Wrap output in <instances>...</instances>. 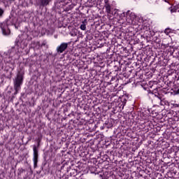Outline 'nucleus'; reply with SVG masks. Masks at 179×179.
Returning a JSON list of instances; mask_svg holds the SVG:
<instances>
[{"label": "nucleus", "mask_w": 179, "mask_h": 179, "mask_svg": "<svg viewBox=\"0 0 179 179\" xmlns=\"http://www.w3.org/2000/svg\"><path fill=\"white\" fill-rule=\"evenodd\" d=\"M148 94H152L156 97L155 101H157L156 106L159 107V106H170V102L164 99V95L162 94V91L159 90V88L156 87L153 90H148Z\"/></svg>", "instance_id": "1"}, {"label": "nucleus", "mask_w": 179, "mask_h": 179, "mask_svg": "<svg viewBox=\"0 0 179 179\" xmlns=\"http://www.w3.org/2000/svg\"><path fill=\"white\" fill-rule=\"evenodd\" d=\"M69 126V128H76L77 129H83V124L85 122L83 120H80L78 119L75 118V113H71L68 115Z\"/></svg>", "instance_id": "2"}, {"label": "nucleus", "mask_w": 179, "mask_h": 179, "mask_svg": "<svg viewBox=\"0 0 179 179\" xmlns=\"http://www.w3.org/2000/svg\"><path fill=\"white\" fill-rule=\"evenodd\" d=\"M9 26H12V21H10V19H6L4 22L0 23V29L3 36H9V34H10Z\"/></svg>", "instance_id": "3"}, {"label": "nucleus", "mask_w": 179, "mask_h": 179, "mask_svg": "<svg viewBox=\"0 0 179 179\" xmlns=\"http://www.w3.org/2000/svg\"><path fill=\"white\" fill-rule=\"evenodd\" d=\"M38 148H40V143H37V145H33V162L34 169H37V163H38Z\"/></svg>", "instance_id": "4"}, {"label": "nucleus", "mask_w": 179, "mask_h": 179, "mask_svg": "<svg viewBox=\"0 0 179 179\" xmlns=\"http://www.w3.org/2000/svg\"><path fill=\"white\" fill-rule=\"evenodd\" d=\"M22 85H23V74L19 73L14 80L15 90H16V92H17V90H20Z\"/></svg>", "instance_id": "5"}, {"label": "nucleus", "mask_w": 179, "mask_h": 179, "mask_svg": "<svg viewBox=\"0 0 179 179\" xmlns=\"http://www.w3.org/2000/svg\"><path fill=\"white\" fill-rule=\"evenodd\" d=\"M143 30H145L144 31V36L148 41H152V38H153V35L155 34V31L150 30V28L146 25L143 27Z\"/></svg>", "instance_id": "6"}, {"label": "nucleus", "mask_w": 179, "mask_h": 179, "mask_svg": "<svg viewBox=\"0 0 179 179\" xmlns=\"http://www.w3.org/2000/svg\"><path fill=\"white\" fill-rule=\"evenodd\" d=\"M151 41L155 43L157 48H162V39L160 38V35H159L157 33H154Z\"/></svg>", "instance_id": "7"}, {"label": "nucleus", "mask_w": 179, "mask_h": 179, "mask_svg": "<svg viewBox=\"0 0 179 179\" xmlns=\"http://www.w3.org/2000/svg\"><path fill=\"white\" fill-rule=\"evenodd\" d=\"M136 19V15L134 13H132L131 10H128L126 13V22L129 24H132L134 23V20Z\"/></svg>", "instance_id": "8"}, {"label": "nucleus", "mask_w": 179, "mask_h": 179, "mask_svg": "<svg viewBox=\"0 0 179 179\" xmlns=\"http://www.w3.org/2000/svg\"><path fill=\"white\" fill-rule=\"evenodd\" d=\"M104 8L106 10V13H108L109 15H111L114 10V8L113 7V4L110 3V1L108 0H104Z\"/></svg>", "instance_id": "9"}, {"label": "nucleus", "mask_w": 179, "mask_h": 179, "mask_svg": "<svg viewBox=\"0 0 179 179\" xmlns=\"http://www.w3.org/2000/svg\"><path fill=\"white\" fill-rule=\"evenodd\" d=\"M3 61L6 65H15V62L12 60V56L9 55H5L3 57Z\"/></svg>", "instance_id": "10"}, {"label": "nucleus", "mask_w": 179, "mask_h": 179, "mask_svg": "<svg viewBox=\"0 0 179 179\" xmlns=\"http://www.w3.org/2000/svg\"><path fill=\"white\" fill-rule=\"evenodd\" d=\"M68 48V43H63L57 48L58 54H62V52Z\"/></svg>", "instance_id": "11"}, {"label": "nucleus", "mask_w": 179, "mask_h": 179, "mask_svg": "<svg viewBox=\"0 0 179 179\" xmlns=\"http://www.w3.org/2000/svg\"><path fill=\"white\" fill-rule=\"evenodd\" d=\"M69 172L70 176V179H77L75 178L76 176H78V170L73 169L72 168H69Z\"/></svg>", "instance_id": "12"}, {"label": "nucleus", "mask_w": 179, "mask_h": 179, "mask_svg": "<svg viewBox=\"0 0 179 179\" xmlns=\"http://www.w3.org/2000/svg\"><path fill=\"white\" fill-rule=\"evenodd\" d=\"M121 103L118 104L119 108H122V110H124V107H125L127 104V99L125 98H122L120 99Z\"/></svg>", "instance_id": "13"}, {"label": "nucleus", "mask_w": 179, "mask_h": 179, "mask_svg": "<svg viewBox=\"0 0 179 179\" xmlns=\"http://www.w3.org/2000/svg\"><path fill=\"white\" fill-rule=\"evenodd\" d=\"M52 0H40V6H42L44 8V6H48V5H50V2H51Z\"/></svg>", "instance_id": "14"}, {"label": "nucleus", "mask_w": 179, "mask_h": 179, "mask_svg": "<svg viewBox=\"0 0 179 179\" xmlns=\"http://www.w3.org/2000/svg\"><path fill=\"white\" fill-rule=\"evenodd\" d=\"M87 4L90 6V8H93L94 6H97V1H96L94 0H88Z\"/></svg>", "instance_id": "15"}, {"label": "nucleus", "mask_w": 179, "mask_h": 179, "mask_svg": "<svg viewBox=\"0 0 179 179\" xmlns=\"http://www.w3.org/2000/svg\"><path fill=\"white\" fill-rule=\"evenodd\" d=\"M71 37H76L78 36V29H72L71 31L69 34Z\"/></svg>", "instance_id": "16"}, {"label": "nucleus", "mask_w": 179, "mask_h": 179, "mask_svg": "<svg viewBox=\"0 0 179 179\" xmlns=\"http://www.w3.org/2000/svg\"><path fill=\"white\" fill-rule=\"evenodd\" d=\"M3 13H5V10H3L2 8H0V19L3 17Z\"/></svg>", "instance_id": "17"}, {"label": "nucleus", "mask_w": 179, "mask_h": 179, "mask_svg": "<svg viewBox=\"0 0 179 179\" xmlns=\"http://www.w3.org/2000/svg\"><path fill=\"white\" fill-rule=\"evenodd\" d=\"M80 28L81 30H86V24H85V22H83L82 24L80 26Z\"/></svg>", "instance_id": "18"}, {"label": "nucleus", "mask_w": 179, "mask_h": 179, "mask_svg": "<svg viewBox=\"0 0 179 179\" xmlns=\"http://www.w3.org/2000/svg\"><path fill=\"white\" fill-rule=\"evenodd\" d=\"M62 8H63V10H64L65 12H68V7L65 6V4L64 3H62Z\"/></svg>", "instance_id": "19"}, {"label": "nucleus", "mask_w": 179, "mask_h": 179, "mask_svg": "<svg viewBox=\"0 0 179 179\" xmlns=\"http://www.w3.org/2000/svg\"><path fill=\"white\" fill-rule=\"evenodd\" d=\"M131 72H133V73H134V76H138V71H135V70H133L131 71Z\"/></svg>", "instance_id": "20"}, {"label": "nucleus", "mask_w": 179, "mask_h": 179, "mask_svg": "<svg viewBox=\"0 0 179 179\" xmlns=\"http://www.w3.org/2000/svg\"><path fill=\"white\" fill-rule=\"evenodd\" d=\"M70 50H71V51L69 50V49L68 50L69 54H71V55H73V54H74L73 50H71V48H70Z\"/></svg>", "instance_id": "21"}, {"label": "nucleus", "mask_w": 179, "mask_h": 179, "mask_svg": "<svg viewBox=\"0 0 179 179\" xmlns=\"http://www.w3.org/2000/svg\"><path fill=\"white\" fill-rule=\"evenodd\" d=\"M41 138H42L41 136V137H38V138H37V143H41Z\"/></svg>", "instance_id": "22"}, {"label": "nucleus", "mask_w": 179, "mask_h": 179, "mask_svg": "<svg viewBox=\"0 0 179 179\" xmlns=\"http://www.w3.org/2000/svg\"><path fill=\"white\" fill-rule=\"evenodd\" d=\"M114 69H115V71H120V67H118V66H114Z\"/></svg>", "instance_id": "23"}, {"label": "nucleus", "mask_w": 179, "mask_h": 179, "mask_svg": "<svg viewBox=\"0 0 179 179\" xmlns=\"http://www.w3.org/2000/svg\"><path fill=\"white\" fill-rule=\"evenodd\" d=\"M175 93L176 94H179V87H178V88L176 90Z\"/></svg>", "instance_id": "24"}, {"label": "nucleus", "mask_w": 179, "mask_h": 179, "mask_svg": "<svg viewBox=\"0 0 179 179\" xmlns=\"http://www.w3.org/2000/svg\"><path fill=\"white\" fill-rule=\"evenodd\" d=\"M47 43H45V42H43L42 43H41V47H45V45H46Z\"/></svg>", "instance_id": "25"}, {"label": "nucleus", "mask_w": 179, "mask_h": 179, "mask_svg": "<svg viewBox=\"0 0 179 179\" xmlns=\"http://www.w3.org/2000/svg\"><path fill=\"white\" fill-rule=\"evenodd\" d=\"M153 86V82L150 81V87H152Z\"/></svg>", "instance_id": "26"}, {"label": "nucleus", "mask_w": 179, "mask_h": 179, "mask_svg": "<svg viewBox=\"0 0 179 179\" xmlns=\"http://www.w3.org/2000/svg\"><path fill=\"white\" fill-rule=\"evenodd\" d=\"M169 31H170V29H166L165 30V33H169Z\"/></svg>", "instance_id": "27"}, {"label": "nucleus", "mask_w": 179, "mask_h": 179, "mask_svg": "<svg viewBox=\"0 0 179 179\" xmlns=\"http://www.w3.org/2000/svg\"><path fill=\"white\" fill-rule=\"evenodd\" d=\"M19 92V90H15V94H17V92Z\"/></svg>", "instance_id": "28"}, {"label": "nucleus", "mask_w": 179, "mask_h": 179, "mask_svg": "<svg viewBox=\"0 0 179 179\" xmlns=\"http://www.w3.org/2000/svg\"><path fill=\"white\" fill-rule=\"evenodd\" d=\"M71 150H69L68 155H71Z\"/></svg>", "instance_id": "29"}, {"label": "nucleus", "mask_w": 179, "mask_h": 179, "mask_svg": "<svg viewBox=\"0 0 179 179\" xmlns=\"http://www.w3.org/2000/svg\"><path fill=\"white\" fill-rule=\"evenodd\" d=\"M143 89H144L145 90H146V87H143Z\"/></svg>", "instance_id": "30"}, {"label": "nucleus", "mask_w": 179, "mask_h": 179, "mask_svg": "<svg viewBox=\"0 0 179 179\" xmlns=\"http://www.w3.org/2000/svg\"><path fill=\"white\" fill-rule=\"evenodd\" d=\"M71 163H73V161L71 160Z\"/></svg>", "instance_id": "31"}, {"label": "nucleus", "mask_w": 179, "mask_h": 179, "mask_svg": "<svg viewBox=\"0 0 179 179\" xmlns=\"http://www.w3.org/2000/svg\"><path fill=\"white\" fill-rule=\"evenodd\" d=\"M69 106H71V103H69Z\"/></svg>", "instance_id": "32"}, {"label": "nucleus", "mask_w": 179, "mask_h": 179, "mask_svg": "<svg viewBox=\"0 0 179 179\" xmlns=\"http://www.w3.org/2000/svg\"><path fill=\"white\" fill-rule=\"evenodd\" d=\"M8 1H15V0H8Z\"/></svg>", "instance_id": "33"}, {"label": "nucleus", "mask_w": 179, "mask_h": 179, "mask_svg": "<svg viewBox=\"0 0 179 179\" xmlns=\"http://www.w3.org/2000/svg\"><path fill=\"white\" fill-rule=\"evenodd\" d=\"M69 1H71V2H72V0H69Z\"/></svg>", "instance_id": "34"}, {"label": "nucleus", "mask_w": 179, "mask_h": 179, "mask_svg": "<svg viewBox=\"0 0 179 179\" xmlns=\"http://www.w3.org/2000/svg\"><path fill=\"white\" fill-rule=\"evenodd\" d=\"M72 150H71V152H73V151H72Z\"/></svg>", "instance_id": "35"}]
</instances>
